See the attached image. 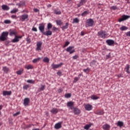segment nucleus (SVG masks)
Instances as JSON below:
<instances>
[{
  "mask_svg": "<svg viewBox=\"0 0 130 130\" xmlns=\"http://www.w3.org/2000/svg\"><path fill=\"white\" fill-rule=\"evenodd\" d=\"M78 57H79V56L77 55H75V56H73V59H78Z\"/></svg>",
  "mask_w": 130,
  "mask_h": 130,
  "instance_id": "obj_57",
  "label": "nucleus"
},
{
  "mask_svg": "<svg viewBox=\"0 0 130 130\" xmlns=\"http://www.w3.org/2000/svg\"><path fill=\"white\" fill-rule=\"evenodd\" d=\"M43 60L44 62H49V58L47 57H44Z\"/></svg>",
  "mask_w": 130,
  "mask_h": 130,
  "instance_id": "obj_39",
  "label": "nucleus"
},
{
  "mask_svg": "<svg viewBox=\"0 0 130 130\" xmlns=\"http://www.w3.org/2000/svg\"><path fill=\"white\" fill-rule=\"evenodd\" d=\"M3 70L4 72L5 73H6V74L8 73V72H9V68L7 67H3Z\"/></svg>",
  "mask_w": 130,
  "mask_h": 130,
  "instance_id": "obj_35",
  "label": "nucleus"
},
{
  "mask_svg": "<svg viewBox=\"0 0 130 130\" xmlns=\"http://www.w3.org/2000/svg\"><path fill=\"white\" fill-rule=\"evenodd\" d=\"M104 130H110V125L108 124H105L103 125Z\"/></svg>",
  "mask_w": 130,
  "mask_h": 130,
  "instance_id": "obj_15",
  "label": "nucleus"
},
{
  "mask_svg": "<svg viewBox=\"0 0 130 130\" xmlns=\"http://www.w3.org/2000/svg\"><path fill=\"white\" fill-rule=\"evenodd\" d=\"M123 17V19H124V21H125V20H127V19H129L130 16L129 15H123L122 16Z\"/></svg>",
  "mask_w": 130,
  "mask_h": 130,
  "instance_id": "obj_34",
  "label": "nucleus"
},
{
  "mask_svg": "<svg viewBox=\"0 0 130 130\" xmlns=\"http://www.w3.org/2000/svg\"><path fill=\"white\" fill-rule=\"evenodd\" d=\"M47 29L48 30H50V29H51V28H52V24L49 23L47 24Z\"/></svg>",
  "mask_w": 130,
  "mask_h": 130,
  "instance_id": "obj_38",
  "label": "nucleus"
},
{
  "mask_svg": "<svg viewBox=\"0 0 130 130\" xmlns=\"http://www.w3.org/2000/svg\"><path fill=\"white\" fill-rule=\"evenodd\" d=\"M58 93H61L62 92V89L61 88H59L58 89Z\"/></svg>",
  "mask_w": 130,
  "mask_h": 130,
  "instance_id": "obj_61",
  "label": "nucleus"
},
{
  "mask_svg": "<svg viewBox=\"0 0 130 130\" xmlns=\"http://www.w3.org/2000/svg\"><path fill=\"white\" fill-rule=\"evenodd\" d=\"M51 112L53 113V114H56L57 112H58V109L55 108H53L51 110Z\"/></svg>",
  "mask_w": 130,
  "mask_h": 130,
  "instance_id": "obj_23",
  "label": "nucleus"
},
{
  "mask_svg": "<svg viewBox=\"0 0 130 130\" xmlns=\"http://www.w3.org/2000/svg\"><path fill=\"white\" fill-rule=\"evenodd\" d=\"M90 127H91V125L87 124L84 126V129L88 130Z\"/></svg>",
  "mask_w": 130,
  "mask_h": 130,
  "instance_id": "obj_43",
  "label": "nucleus"
},
{
  "mask_svg": "<svg viewBox=\"0 0 130 130\" xmlns=\"http://www.w3.org/2000/svg\"><path fill=\"white\" fill-rule=\"evenodd\" d=\"M127 29H128V27L124 25H122L121 27H120V30L121 31H126V30H127Z\"/></svg>",
  "mask_w": 130,
  "mask_h": 130,
  "instance_id": "obj_26",
  "label": "nucleus"
},
{
  "mask_svg": "<svg viewBox=\"0 0 130 130\" xmlns=\"http://www.w3.org/2000/svg\"><path fill=\"white\" fill-rule=\"evenodd\" d=\"M30 102V99L28 98H25L24 100V106H28L29 105V103Z\"/></svg>",
  "mask_w": 130,
  "mask_h": 130,
  "instance_id": "obj_13",
  "label": "nucleus"
},
{
  "mask_svg": "<svg viewBox=\"0 0 130 130\" xmlns=\"http://www.w3.org/2000/svg\"><path fill=\"white\" fill-rule=\"evenodd\" d=\"M71 96H72V94H71V93H66L65 94V98H71Z\"/></svg>",
  "mask_w": 130,
  "mask_h": 130,
  "instance_id": "obj_41",
  "label": "nucleus"
},
{
  "mask_svg": "<svg viewBox=\"0 0 130 130\" xmlns=\"http://www.w3.org/2000/svg\"><path fill=\"white\" fill-rule=\"evenodd\" d=\"M80 80V79L79 78H78L77 77H75L74 78V80L73 81V83H77V82H78V81Z\"/></svg>",
  "mask_w": 130,
  "mask_h": 130,
  "instance_id": "obj_44",
  "label": "nucleus"
},
{
  "mask_svg": "<svg viewBox=\"0 0 130 130\" xmlns=\"http://www.w3.org/2000/svg\"><path fill=\"white\" fill-rule=\"evenodd\" d=\"M74 114L78 115L81 113V111L78 108H74Z\"/></svg>",
  "mask_w": 130,
  "mask_h": 130,
  "instance_id": "obj_17",
  "label": "nucleus"
},
{
  "mask_svg": "<svg viewBox=\"0 0 130 130\" xmlns=\"http://www.w3.org/2000/svg\"><path fill=\"white\" fill-rule=\"evenodd\" d=\"M28 14H24L21 15L19 17V19H20V21H22V22H24V21H26V20H27V19H28Z\"/></svg>",
  "mask_w": 130,
  "mask_h": 130,
  "instance_id": "obj_5",
  "label": "nucleus"
},
{
  "mask_svg": "<svg viewBox=\"0 0 130 130\" xmlns=\"http://www.w3.org/2000/svg\"><path fill=\"white\" fill-rule=\"evenodd\" d=\"M20 112H17L16 113L13 114V116L16 117L17 116V115H19L20 114Z\"/></svg>",
  "mask_w": 130,
  "mask_h": 130,
  "instance_id": "obj_52",
  "label": "nucleus"
},
{
  "mask_svg": "<svg viewBox=\"0 0 130 130\" xmlns=\"http://www.w3.org/2000/svg\"><path fill=\"white\" fill-rule=\"evenodd\" d=\"M41 59V58H40V57L35 58L32 60V62L34 63H36L37 62L40 61Z\"/></svg>",
  "mask_w": 130,
  "mask_h": 130,
  "instance_id": "obj_27",
  "label": "nucleus"
},
{
  "mask_svg": "<svg viewBox=\"0 0 130 130\" xmlns=\"http://www.w3.org/2000/svg\"><path fill=\"white\" fill-rule=\"evenodd\" d=\"M26 41H27V42L30 43L31 42V39L30 38H26Z\"/></svg>",
  "mask_w": 130,
  "mask_h": 130,
  "instance_id": "obj_58",
  "label": "nucleus"
},
{
  "mask_svg": "<svg viewBox=\"0 0 130 130\" xmlns=\"http://www.w3.org/2000/svg\"><path fill=\"white\" fill-rule=\"evenodd\" d=\"M124 21V19H123V17L122 16V18L119 19V22L120 23V22H123Z\"/></svg>",
  "mask_w": 130,
  "mask_h": 130,
  "instance_id": "obj_54",
  "label": "nucleus"
},
{
  "mask_svg": "<svg viewBox=\"0 0 130 130\" xmlns=\"http://www.w3.org/2000/svg\"><path fill=\"white\" fill-rule=\"evenodd\" d=\"M86 23L89 27H92L93 25H94V20L92 19H87L86 21Z\"/></svg>",
  "mask_w": 130,
  "mask_h": 130,
  "instance_id": "obj_8",
  "label": "nucleus"
},
{
  "mask_svg": "<svg viewBox=\"0 0 130 130\" xmlns=\"http://www.w3.org/2000/svg\"><path fill=\"white\" fill-rule=\"evenodd\" d=\"M57 25H58L59 26H60L62 24V21L60 20H56V21Z\"/></svg>",
  "mask_w": 130,
  "mask_h": 130,
  "instance_id": "obj_37",
  "label": "nucleus"
},
{
  "mask_svg": "<svg viewBox=\"0 0 130 130\" xmlns=\"http://www.w3.org/2000/svg\"><path fill=\"white\" fill-rule=\"evenodd\" d=\"M62 30H66L69 28V23H66L65 25L61 27Z\"/></svg>",
  "mask_w": 130,
  "mask_h": 130,
  "instance_id": "obj_30",
  "label": "nucleus"
},
{
  "mask_svg": "<svg viewBox=\"0 0 130 130\" xmlns=\"http://www.w3.org/2000/svg\"><path fill=\"white\" fill-rule=\"evenodd\" d=\"M61 123H62V122L56 123L54 125V128H55V129H59V128H61Z\"/></svg>",
  "mask_w": 130,
  "mask_h": 130,
  "instance_id": "obj_11",
  "label": "nucleus"
},
{
  "mask_svg": "<svg viewBox=\"0 0 130 130\" xmlns=\"http://www.w3.org/2000/svg\"><path fill=\"white\" fill-rule=\"evenodd\" d=\"M88 14L89 11H85L81 14V16H82V17H86V16H87V15H88Z\"/></svg>",
  "mask_w": 130,
  "mask_h": 130,
  "instance_id": "obj_29",
  "label": "nucleus"
},
{
  "mask_svg": "<svg viewBox=\"0 0 130 130\" xmlns=\"http://www.w3.org/2000/svg\"><path fill=\"white\" fill-rule=\"evenodd\" d=\"M123 125V122L121 121H118L117 122V126H119V127H122Z\"/></svg>",
  "mask_w": 130,
  "mask_h": 130,
  "instance_id": "obj_31",
  "label": "nucleus"
},
{
  "mask_svg": "<svg viewBox=\"0 0 130 130\" xmlns=\"http://www.w3.org/2000/svg\"><path fill=\"white\" fill-rule=\"evenodd\" d=\"M16 6H18V8H20V7H23V6H25V2L21 1L19 3H17Z\"/></svg>",
  "mask_w": 130,
  "mask_h": 130,
  "instance_id": "obj_24",
  "label": "nucleus"
},
{
  "mask_svg": "<svg viewBox=\"0 0 130 130\" xmlns=\"http://www.w3.org/2000/svg\"><path fill=\"white\" fill-rule=\"evenodd\" d=\"M17 75H22L23 74V70H19L16 72Z\"/></svg>",
  "mask_w": 130,
  "mask_h": 130,
  "instance_id": "obj_46",
  "label": "nucleus"
},
{
  "mask_svg": "<svg viewBox=\"0 0 130 130\" xmlns=\"http://www.w3.org/2000/svg\"><path fill=\"white\" fill-rule=\"evenodd\" d=\"M3 105H0V115L1 114H2V112L1 111V110L3 109Z\"/></svg>",
  "mask_w": 130,
  "mask_h": 130,
  "instance_id": "obj_60",
  "label": "nucleus"
},
{
  "mask_svg": "<svg viewBox=\"0 0 130 130\" xmlns=\"http://www.w3.org/2000/svg\"><path fill=\"white\" fill-rule=\"evenodd\" d=\"M53 31H58V28L56 27H53Z\"/></svg>",
  "mask_w": 130,
  "mask_h": 130,
  "instance_id": "obj_56",
  "label": "nucleus"
},
{
  "mask_svg": "<svg viewBox=\"0 0 130 130\" xmlns=\"http://www.w3.org/2000/svg\"><path fill=\"white\" fill-rule=\"evenodd\" d=\"M69 44H70V42H69V41L66 42L65 44L63 46V47H67V46H68V45H69Z\"/></svg>",
  "mask_w": 130,
  "mask_h": 130,
  "instance_id": "obj_49",
  "label": "nucleus"
},
{
  "mask_svg": "<svg viewBox=\"0 0 130 130\" xmlns=\"http://www.w3.org/2000/svg\"><path fill=\"white\" fill-rule=\"evenodd\" d=\"M106 43H107L108 45L111 46V45L114 44V41H113V40H107L106 41Z\"/></svg>",
  "mask_w": 130,
  "mask_h": 130,
  "instance_id": "obj_16",
  "label": "nucleus"
},
{
  "mask_svg": "<svg viewBox=\"0 0 130 130\" xmlns=\"http://www.w3.org/2000/svg\"><path fill=\"white\" fill-rule=\"evenodd\" d=\"M63 64V63H60L59 64H58L52 63L51 65V67H52V69H53V70H55V69H58V68H60V67H61Z\"/></svg>",
  "mask_w": 130,
  "mask_h": 130,
  "instance_id": "obj_7",
  "label": "nucleus"
},
{
  "mask_svg": "<svg viewBox=\"0 0 130 130\" xmlns=\"http://www.w3.org/2000/svg\"><path fill=\"white\" fill-rule=\"evenodd\" d=\"M27 83H29V84H34L35 83V81L33 80H27Z\"/></svg>",
  "mask_w": 130,
  "mask_h": 130,
  "instance_id": "obj_40",
  "label": "nucleus"
},
{
  "mask_svg": "<svg viewBox=\"0 0 130 130\" xmlns=\"http://www.w3.org/2000/svg\"><path fill=\"white\" fill-rule=\"evenodd\" d=\"M43 34L45 35V36H51L52 35V31L48 29V30L44 31Z\"/></svg>",
  "mask_w": 130,
  "mask_h": 130,
  "instance_id": "obj_12",
  "label": "nucleus"
},
{
  "mask_svg": "<svg viewBox=\"0 0 130 130\" xmlns=\"http://www.w3.org/2000/svg\"><path fill=\"white\" fill-rule=\"evenodd\" d=\"M5 24H11V22L10 20H6L4 21Z\"/></svg>",
  "mask_w": 130,
  "mask_h": 130,
  "instance_id": "obj_45",
  "label": "nucleus"
},
{
  "mask_svg": "<svg viewBox=\"0 0 130 130\" xmlns=\"http://www.w3.org/2000/svg\"><path fill=\"white\" fill-rule=\"evenodd\" d=\"M44 90H45V85L41 84V87L39 88V91H44Z\"/></svg>",
  "mask_w": 130,
  "mask_h": 130,
  "instance_id": "obj_28",
  "label": "nucleus"
},
{
  "mask_svg": "<svg viewBox=\"0 0 130 130\" xmlns=\"http://www.w3.org/2000/svg\"><path fill=\"white\" fill-rule=\"evenodd\" d=\"M126 36H128L129 37H130V31L126 32Z\"/></svg>",
  "mask_w": 130,
  "mask_h": 130,
  "instance_id": "obj_59",
  "label": "nucleus"
},
{
  "mask_svg": "<svg viewBox=\"0 0 130 130\" xmlns=\"http://www.w3.org/2000/svg\"><path fill=\"white\" fill-rule=\"evenodd\" d=\"M86 0H81L79 4L77 5V7H78V8H80V7H82V6H83L84 4H86Z\"/></svg>",
  "mask_w": 130,
  "mask_h": 130,
  "instance_id": "obj_19",
  "label": "nucleus"
},
{
  "mask_svg": "<svg viewBox=\"0 0 130 130\" xmlns=\"http://www.w3.org/2000/svg\"><path fill=\"white\" fill-rule=\"evenodd\" d=\"M34 11L35 12V13H38V12H39V10L37 8H34Z\"/></svg>",
  "mask_w": 130,
  "mask_h": 130,
  "instance_id": "obj_55",
  "label": "nucleus"
},
{
  "mask_svg": "<svg viewBox=\"0 0 130 130\" xmlns=\"http://www.w3.org/2000/svg\"><path fill=\"white\" fill-rule=\"evenodd\" d=\"M111 10H113V11H115L116 9H117V7L116 6H112L110 7Z\"/></svg>",
  "mask_w": 130,
  "mask_h": 130,
  "instance_id": "obj_48",
  "label": "nucleus"
},
{
  "mask_svg": "<svg viewBox=\"0 0 130 130\" xmlns=\"http://www.w3.org/2000/svg\"><path fill=\"white\" fill-rule=\"evenodd\" d=\"M9 36V32L4 31L2 33L1 36H0L1 41H6L8 39V36Z\"/></svg>",
  "mask_w": 130,
  "mask_h": 130,
  "instance_id": "obj_2",
  "label": "nucleus"
},
{
  "mask_svg": "<svg viewBox=\"0 0 130 130\" xmlns=\"http://www.w3.org/2000/svg\"><path fill=\"white\" fill-rule=\"evenodd\" d=\"M28 88H29V86L28 85H25L23 87V89H24V90H27Z\"/></svg>",
  "mask_w": 130,
  "mask_h": 130,
  "instance_id": "obj_47",
  "label": "nucleus"
},
{
  "mask_svg": "<svg viewBox=\"0 0 130 130\" xmlns=\"http://www.w3.org/2000/svg\"><path fill=\"white\" fill-rule=\"evenodd\" d=\"M110 58V54H108L106 55V59H108V58Z\"/></svg>",
  "mask_w": 130,
  "mask_h": 130,
  "instance_id": "obj_62",
  "label": "nucleus"
},
{
  "mask_svg": "<svg viewBox=\"0 0 130 130\" xmlns=\"http://www.w3.org/2000/svg\"><path fill=\"white\" fill-rule=\"evenodd\" d=\"M74 48V46H69L66 49V51H67V52H69L70 54H72V53H74L75 51Z\"/></svg>",
  "mask_w": 130,
  "mask_h": 130,
  "instance_id": "obj_4",
  "label": "nucleus"
},
{
  "mask_svg": "<svg viewBox=\"0 0 130 130\" xmlns=\"http://www.w3.org/2000/svg\"><path fill=\"white\" fill-rule=\"evenodd\" d=\"M32 31H34V32H37V28L35 27H33L31 29Z\"/></svg>",
  "mask_w": 130,
  "mask_h": 130,
  "instance_id": "obj_51",
  "label": "nucleus"
},
{
  "mask_svg": "<svg viewBox=\"0 0 130 130\" xmlns=\"http://www.w3.org/2000/svg\"><path fill=\"white\" fill-rule=\"evenodd\" d=\"M90 67H93V66H98V62L96 60H92L90 63Z\"/></svg>",
  "mask_w": 130,
  "mask_h": 130,
  "instance_id": "obj_22",
  "label": "nucleus"
},
{
  "mask_svg": "<svg viewBox=\"0 0 130 130\" xmlns=\"http://www.w3.org/2000/svg\"><path fill=\"white\" fill-rule=\"evenodd\" d=\"M2 9L4 11H9V10H10V7L6 5H3L2 6Z\"/></svg>",
  "mask_w": 130,
  "mask_h": 130,
  "instance_id": "obj_18",
  "label": "nucleus"
},
{
  "mask_svg": "<svg viewBox=\"0 0 130 130\" xmlns=\"http://www.w3.org/2000/svg\"><path fill=\"white\" fill-rule=\"evenodd\" d=\"M89 68H87L86 69H84V70H83V72H84V73H89Z\"/></svg>",
  "mask_w": 130,
  "mask_h": 130,
  "instance_id": "obj_50",
  "label": "nucleus"
},
{
  "mask_svg": "<svg viewBox=\"0 0 130 130\" xmlns=\"http://www.w3.org/2000/svg\"><path fill=\"white\" fill-rule=\"evenodd\" d=\"M11 18L12 19H18V17H17L16 15H12Z\"/></svg>",
  "mask_w": 130,
  "mask_h": 130,
  "instance_id": "obj_53",
  "label": "nucleus"
},
{
  "mask_svg": "<svg viewBox=\"0 0 130 130\" xmlns=\"http://www.w3.org/2000/svg\"><path fill=\"white\" fill-rule=\"evenodd\" d=\"M25 69H26V70H32V69H33V66L29 64L25 67Z\"/></svg>",
  "mask_w": 130,
  "mask_h": 130,
  "instance_id": "obj_36",
  "label": "nucleus"
},
{
  "mask_svg": "<svg viewBox=\"0 0 130 130\" xmlns=\"http://www.w3.org/2000/svg\"><path fill=\"white\" fill-rule=\"evenodd\" d=\"M84 108L86 110H87L88 111H90V110H92L93 108V106L90 104H87L84 106Z\"/></svg>",
  "mask_w": 130,
  "mask_h": 130,
  "instance_id": "obj_10",
  "label": "nucleus"
},
{
  "mask_svg": "<svg viewBox=\"0 0 130 130\" xmlns=\"http://www.w3.org/2000/svg\"><path fill=\"white\" fill-rule=\"evenodd\" d=\"M42 42H39L37 43V48L36 50L39 51V50H42Z\"/></svg>",
  "mask_w": 130,
  "mask_h": 130,
  "instance_id": "obj_9",
  "label": "nucleus"
},
{
  "mask_svg": "<svg viewBox=\"0 0 130 130\" xmlns=\"http://www.w3.org/2000/svg\"><path fill=\"white\" fill-rule=\"evenodd\" d=\"M67 106L68 107H73L74 106V102H69L67 103Z\"/></svg>",
  "mask_w": 130,
  "mask_h": 130,
  "instance_id": "obj_32",
  "label": "nucleus"
},
{
  "mask_svg": "<svg viewBox=\"0 0 130 130\" xmlns=\"http://www.w3.org/2000/svg\"><path fill=\"white\" fill-rule=\"evenodd\" d=\"M32 130H40L39 128H34Z\"/></svg>",
  "mask_w": 130,
  "mask_h": 130,
  "instance_id": "obj_64",
  "label": "nucleus"
},
{
  "mask_svg": "<svg viewBox=\"0 0 130 130\" xmlns=\"http://www.w3.org/2000/svg\"><path fill=\"white\" fill-rule=\"evenodd\" d=\"M3 96H9L12 95V91H4L3 92Z\"/></svg>",
  "mask_w": 130,
  "mask_h": 130,
  "instance_id": "obj_14",
  "label": "nucleus"
},
{
  "mask_svg": "<svg viewBox=\"0 0 130 130\" xmlns=\"http://www.w3.org/2000/svg\"><path fill=\"white\" fill-rule=\"evenodd\" d=\"M39 29L40 30V32L43 34L44 30L45 29V25L44 24L40 23L39 25Z\"/></svg>",
  "mask_w": 130,
  "mask_h": 130,
  "instance_id": "obj_6",
  "label": "nucleus"
},
{
  "mask_svg": "<svg viewBox=\"0 0 130 130\" xmlns=\"http://www.w3.org/2000/svg\"><path fill=\"white\" fill-rule=\"evenodd\" d=\"M79 22H80V20L77 18L73 19V23H79Z\"/></svg>",
  "mask_w": 130,
  "mask_h": 130,
  "instance_id": "obj_42",
  "label": "nucleus"
},
{
  "mask_svg": "<svg viewBox=\"0 0 130 130\" xmlns=\"http://www.w3.org/2000/svg\"><path fill=\"white\" fill-rule=\"evenodd\" d=\"M54 14L55 15H61V11H60V10H59L58 9H56L54 10Z\"/></svg>",
  "mask_w": 130,
  "mask_h": 130,
  "instance_id": "obj_20",
  "label": "nucleus"
},
{
  "mask_svg": "<svg viewBox=\"0 0 130 130\" xmlns=\"http://www.w3.org/2000/svg\"><path fill=\"white\" fill-rule=\"evenodd\" d=\"M98 35L100 36V37L103 38L104 39H105V38L107 37V33H106V31L103 30L99 31Z\"/></svg>",
  "mask_w": 130,
  "mask_h": 130,
  "instance_id": "obj_3",
  "label": "nucleus"
},
{
  "mask_svg": "<svg viewBox=\"0 0 130 130\" xmlns=\"http://www.w3.org/2000/svg\"><path fill=\"white\" fill-rule=\"evenodd\" d=\"M90 98H91V99H92V100H98V99L99 98V97H98L95 95H92L91 96Z\"/></svg>",
  "mask_w": 130,
  "mask_h": 130,
  "instance_id": "obj_33",
  "label": "nucleus"
},
{
  "mask_svg": "<svg viewBox=\"0 0 130 130\" xmlns=\"http://www.w3.org/2000/svg\"><path fill=\"white\" fill-rule=\"evenodd\" d=\"M10 36H15L14 39H13L11 41L13 43H16L19 42L20 41V39H22L23 36H17L18 32L16 29H12L10 30Z\"/></svg>",
  "mask_w": 130,
  "mask_h": 130,
  "instance_id": "obj_1",
  "label": "nucleus"
},
{
  "mask_svg": "<svg viewBox=\"0 0 130 130\" xmlns=\"http://www.w3.org/2000/svg\"><path fill=\"white\" fill-rule=\"evenodd\" d=\"M19 12V9L18 8H14L10 11L11 14H16Z\"/></svg>",
  "mask_w": 130,
  "mask_h": 130,
  "instance_id": "obj_25",
  "label": "nucleus"
},
{
  "mask_svg": "<svg viewBox=\"0 0 130 130\" xmlns=\"http://www.w3.org/2000/svg\"><path fill=\"white\" fill-rule=\"evenodd\" d=\"M61 74V73L60 72H58L57 73V74L58 75V76H60V74Z\"/></svg>",
  "mask_w": 130,
  "mask_h": 130,
  "instance_id": "obj_63",
  "label": "nucleus"
},
{
  "mask_svg": "<svg viewBox=\"0 0 130 130\" xmlns=\"http://www.w3.org/2000/svg\"><path fill=\"white\" fill-rule=\"evenodd\" d=\"M129 69H130L129 64H126L125 68V71L127 73V74H130Z\"/></svg>",
  "mask_w": 130,
  "mask_h": 130,
  "instance_id": "obj_21",
  "label": "nucleus"
}]
</instances>
